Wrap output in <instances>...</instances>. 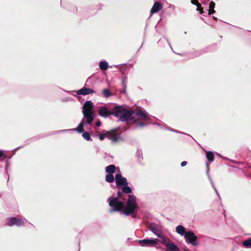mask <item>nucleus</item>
<instances>
[{"instance_id":"nucleus-28","label":"nucleus","mask_w":251,"mask_h":251,"mask_svg":"<svg viewBox=\"0 0 251 251\" xmlns=\"http://www.w3.org/2000/svg\"><path fill=\"white\" fill-rule=\"evenodd\" d=\"M100 124H101V123H100V121H97V122H96V126H98V127H99V126H100Z\"/></svg>"},{"instance_id":"nucleus-10","label":"nucleus","mask_w":251,"mask_h":251,"mask_svg":"<svg viewBox=\"0 0 251 251\" xmlns=\"http://www.w3.org/2000/svg\"><path fill=\"white\" fill-rule=\"evenodd\" d=\"M99 114L101 117L106 118L110 115H113V111L111 112L105 107H101L100 108Z\"/></svg>"},{"instance_id":"nucleus-8","label":"nucleus","mask_w":251,"mask_h":251,"mask_svg":"<svg viewBox=\"0 0 251 251\" xmlns=\"http://www.w3.org/2000/svg\"><path fill=\"white\" fill-rule=\"evenodd\" d=\"M7 225L9 226H12L15 225L18 226H21L24 225V223L22 220L13 217L7 220Z\"/></svg>"},{"instance_id":"nucleus-22","label":"nucleus","mask_w":251,"mask_h":251,"mask_svg":"<svg viewBox=\"0 0 251 251\" xmlns=\"http://www.w3.org/2000/svg\"><path fill=\"white\" fill-rule=\"evenodd\" d=\"M128 184H124L123 187V191L126 194L130 193L131 192V188L127 185Z\"/></svg>"},{"instance_id":"nucleus-15","label":"nucleus","mask_w":251,"mask_h":251,"mask_svg":"<svg viewBox=\"0 0 251 251\" xmlns=\"http://www.w3.org/2000/svg\"><path fill=\"white\" fill-rule=\"evenodd\" d=\"M84 123V120H82V121L78 126L75 130L79 133H82L83 131Z\"/></svg>"},{"instance_id":"nucleus-16","label":"nucleus","mask_w":251,"mask_h":251,"mask_svg":"<svg viewBox=\"0 0 251 251\" xmlns=\"http://www.w3.org/2000/svg\"><path fill=\"white\" fill-rule=\"evenodd\" d=\"M191 3L197 5V10L200 11V14H201L202 13V8L201 7V4L198 2V0H192Z\"/></svg>"},{"instance_id":"nucleus-17","label":"nucleus","mask_w":251,"mask_h":251,"mask_svg":"<svg viewBox=\"0 0 251 251\" xmlns=\"http://www.w3.org/2000/svg\"><path fill=\"white\" fill-rule=\"evenodd\" d=\"M108 138L113 142H116L119 140L120 137L118 135H111L109 133L108 135Z\"/></svg>"},{"instance_id":"nucleus-12","label":"nucleus","mask_w":251,"mask_h":251,"mask_svg":"<svg viewBox=\"0 0 251 251\" xmlns=\"http://www.w3.org/2000/svg\"><path fill=\"white\" fill-rule=\"evenodd\" d=\"M162 4L160 2H155L154 3V4L151 10V12L152 14L157 13V12H158L162 9Z\"/></svg>"},{"instance_id":"nucleus-14","label":"nucleus","mask_w":251,"mask_h":251,"mask_svg":"<svg viewBox=\"0 0 251 251\" xmlns=\"http://www.w3.org/2000/svg\"><path fill=\"white\" fill-rule=\"evenodd\" d=\"M115 166L114 165H110L106 167V172L108 174H112L115 171Z\"/></svg>"},{"instance_id":"nucleus-29","label":"nucleus","mask_w":251,"mask_h":251,"mask_svg":"<svg viewBox=\"0 0 251 251\" xmlns=\"http://www.w3.org/2000/svg\"><path fill=\"white\" fill-rule=\"evenodd\" d=\"M3 155V152L1 151H0V158L2 157Z\"/></svg>"},{"instance_id":"nucleus-21","label":"nucleus","mask_w":251,"mask_h":251,"mask_svg":"<svg viewBox=\"0 0 251 251\" xmlns=\"http://www.w3.org/2000/svg\"><path fill=\"white\" fill-rule=\"evenodd\" d=\"M215 4L214 2H213V1L210 2V3L209 4V12H208L209 15H211V14H213L215 12V10H214V8L215 7Z\"/></svg>"},{"instance_id":"nucleus-4","label":"nucleus","mask_w":251,"mask_h":251,"mask_svg":"<svg viewBox=\"0 0 251 251\" xmlns=\"http://www.w3.org/2000/svg\"><path fill=\"white\" fill-rule=\"evenodd\" d=\"M150 229L159 238V243L162 244H165L169 239H166L158 230L156 225L154 224H151L150 225Z\"/></svg>"},{"instance_id":"nucleus-19","label":"nucleus","mask_w":251,"mask_h":251,"mask_svg":"<svg viewBox=\"0 0 251 251\" xmlns=\"http://www.w3.org/2000/svg\"><path fill=\"white\" fill-rule=\"evenodd\" d=\"M100 68L103 70H106L108 69V63L105 61H101L99 64Z\"/></svg>"},{"instance_id":"nucleus-31","label":"nucleus","mask_w":251,"mask_h":251,"mask_svg":"<svg viewBox=\"0 0 251 251\" xmlns=\"http://www.w3.org/2000/svg\"><path fill=\"white\" fill-rule=\"evenodd\" d=\"M212 186H213V187L214 188V189H215L216 193L218 195V192L216 190V189H215V188L214 187V185L212 184Z\"/></svg>"},{"instance_id":"nucleus-27","label":"nucleus","mask_w":251,"mask_h":251,"mask_svg":"<svg viewBox=\"0 0 251 251\" xmlns=\"http://www.w3.org/2000/svg\"><path fill=\"white\" fill-rule=\"evenodd\" d=\"M186 164H187V162H186V161H182V162H181V166L182 167H184V166H186Z\"/></svg>"},{"instance_id":"nucleus-7","label":"nucleus","mask_w":251,"mask_h":251,"mask_svg":"<svg viewBox=\"0 0 251 251\" xmlns=\"http://www.w3.org/2000/svg\"><path fill=\"white\" fill-rule=\"evenodd\" d=\"M135 117L138 120H141L145 121L150 120L149 116L145 110H138L135 114Z\"/></svg>"},{"instance_id":"nucleus-25","label":"nucleus","mask_w":251,"mask_h":251,"mask_svg":"<svg viewBox=\"0 0 251 251\" xmlns=\"http://www.w3.org/2000/svg\"><path fill=\"white\" fill-rule=\"evenodd\" d=\"M109 134V132H107L106 133L101 134L98 135L99 139L100 140H103L105 138L108 137Z\"/></svg>"},{"instance_id":"nucleus-11","label":"nucleus","mask_w":251,"mask_h":251,"mask_svg":"<svg viewBox=\"0 0 251 251\" xmlns=\"http://www.w3.org/2000/svg\"><path fill=\"white\" fill-rule=\"evenodd\" d=\"M94 93V91L91 88L83 87L78 90L76 93L78 95H86Z\"/></svg>"},{"instance_id":"nucleus-18","label":"nucleus","mask_w":251,"mask_h":251,"mask_svg":"<svg viewBox=\"0 0 251 251\" xmlns=\"http://www.w3.org/2000/svg\"><path fill=\"white\" fill-rule=\"evenodd\" d=\"M105 180L107 182L109 183H111L114 182V177L112 174H108L105 177Z\"/></svg>"},{"instance_id":"nucleus-1","label":"nucleus","mask_w":251,"mask_h":251,"mask_svg":"<svg viewBox=\"0 0 251 251\" xmlns=\"http://www.w3.org/2000/svg\"><path fill=\"white\" fill-rule=\"evenodd\" d=\"M108 201L111 211L123 212V214L126 215L133 213L136 207V198L131 195L128 196L126 206L124 205L123 202L120 201L117 198L109 199Z\"/></svg>"},{"instance_id":"nucleus-13","label":"nucleus","mask_w":251,"mask_h":251,"mask_svg":"<svg viewBox=\"0 0 251 251\" xmlns=\"http://www.w3.org/2000/svg\"><path fill=\"white\" fill-rule=\"evenodd\" d=\"M185 231H186L185 228L181 225H179V226H177L176 228V232L177 234L180 235L181 236H184V235L185 234V233L186 232Z\"/></svg>"},{"instance_id":"nucleus-26","label":"nucleus","mask_w":251,"mask_h":251,"mask_svg":"<svg viewBox=\"0 0 251 251\" xmlns=\"http://www.w3.org/2000/svg\"><path fill=\"white\" fill-rule=\"evenodd\" d=\"M83 137L86 140L89 141L91 139L90 135L89 133L85 132L82 134Z\"/></svg>"},{"instance_id":"nucleus-24","label":"nucleus","mask_w":251,"mask_h":251,"mask_svg":"<svg viewBox=\"0 0 251 251\" xmlns=\"http://www.w3.org/2000/svg\"><path fill=\"white\" fill-rule=\"evenodd\" d=\"M243 245L247 248L251 247V239L246 240L243 242Z\"/></svg>"},{"instance_id":"nucleus-30","label":"nucleus","mask_w":251,"mask_h":251,"mask_svg":"<svg viewBox=\"0 0 251 251\" xmlns=\"http://www.w3.org/2000/svg\"><path fill=\"white\" fill-rule=\"evenodd\" d=\"M144 126V124L143 123L139 124V126Z\"/></svg>"},{"instance_id":"nucleus-20","label":"nucleus","mask_w":251,"mask_h":251,"mask_svg":"<svg viewBox=\"0 0 251 251\" xmlns=\"http://www.w3.org/2000/svg\"><path fill=\"white\" fill-rule=\"evenodd\" d=\"M206 156L207 159L210 161L211 162H212L214 160V154L211 151H206Z\"/></svg>"},{"instance_id":"nucleus-5","label":"nucleus","mask_w":251,"mask_h":251,"mask_svg":"<svg viewBox=\"0 0 251 251\" xmlns=\"http://www.w3.org/2000/svg\"><path fill=\"white\" fill-rule=\"evenodd\" d=\"M184 238L187 243L193 246H197L198 245L197 242V236L192 231L186 232L184 235Z\"/></svg>"},{"instance_id":"nucleus-6","label":"nucleus","mask_w":251,"mask_h":251,"mask_svg":"<svg viewBox=\"0 0 251 251\" xmlns=\"http://www.w3.org/2000/svg\"><path fill=\"white\" fill-rule=\"evenodd\" d=\"M159 243L158 239H149L139 240V243L142 246L157 247Z\"/></svg>"},{"instance_id":"nucleus-23","label":"nucleus","mask_w":251,"mask_h":251,"mask_svg":"<svg viewBox=\"0 0 251 251\" xmlns=\"http://www.w3.org/2000/svg\"><path fill=\"white\" fill-rule=\"evenodd\" d=\"M103 95L105 97L108 98L111 96V93L109 89H105L103 91Z\"/></svg>"},{"instance_id":"nucleus-2","label":"nucleus","mask_w":251,"mask_h":251,"mask_svg":"<svg viewBox=\"0 0 251 251\" xmlns=\"http://www.w3.org/2000/svg\"><path fill=\"white\" fill-rule=\"evenodd\" d=\"M93 104L91 101H86L83 106L82 113L83 114L84 123L91 125L94 119V114L93 111Z\"/></svg>"},{"instance_id":"nucleus-3","label":"nucleus","mask_w":251,"mask_h":251,"mask_svg":"<svg viewBox=\"0 0 251 251\" xmlns=\"http://www.w3.org/2000/svg\"><path fill=\"white\" fill-rule=\"evenodd\" d=\"M113 115L119 118L121 121H126L130 118L132 113L131 111L125 109L121 106H115Z\"/></svg>"},{"instance_id":"nucleus-32","label":"nucleus","mask_w":251,"mask_h":251,"mask_svg":"<svg viewBox=\"0 0 251 251\" xmlns=\"http://www.w3.org/2000/svg\"><path fill=\"white\" fill-rule=\"evenodd\" d=\"M121 193L120 192H118V196L119 197H120L121 196Z\"/></svg>"},{"instance_id":"nucleus-9","label":"nucleus","mask_w":251,"mask_h":251,"mask_svg":"<svg viewBox=\"0 0 251 251\" xmlns=\"http://www.w3.org/2000/svg\"><path fill=\"white\" fill-rule=\"evenodd\" d=\"M115 181L117 187H120L124 184H128L126 178L123 177L120 174H118L115 176Z\"/></svg>"}]
</instances>
